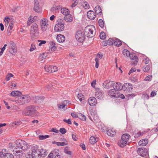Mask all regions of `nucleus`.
<instances>
[{
    "label": "nucleus",
    "instance_id": "obj_28",
    "mask_svg": "<svg viewBox=\"0 0 158 158\" xmlns=\"http://www.w3.org/2000/svg\"><path fill=\"white\" fill-rule=\"evenodd\" d=\"M114 44L117 47H119L122 44V42L120 40L117 38L114 40Z\"/></svg>",
    "mask_w": 158,
    "mask_h": 158
},
{
    "label": "nucleus",
    "instance_id": "obj_42",
    "mask_svg": "<svg viewBox=\"0 0 158 158\" xmlns=\"http://www.w3.org/2000/svg\"><path fill=\"white\" fill-rule=\"evenodd\" d=\"M150 69V66L149 65L144 66L143 67V71L144 72H147L149 71Z\"/></svg>",
    "mask_w": 158,
    "mask_h": 158
},
{
    "label": "nucleus",
    "instance_id": "obj_7",
    "mask_svg": "<svg viewBox=\"0 0 158 158\" xmlns=\"http://www.w3.org/2000/svg\"><path fill=\"white\" fill-rule=\"evenodd\" d=\"M31 100L30 97L28 95H23L20 97L18 100V102L23 104L25 103H27Z\"/></svg>",
    "mask_w": 158,
    "mask_h": 158
},
{
    "label": "nucleus",
    "instance_id": "obj_43",
    "mask_svg": "<svg viewBox=\"0 0 158 158\" xmlns=\"http://www.w3.org/2000/svg\"><path fill=\"white\" fill-rule=\"evenodd\" d=\"M78 117L81 119L83 121H85L86 120V117L83 114L81 113H80L79 114V116Z\"/></svg>",
    "mask_w": 158,
    "mask_h": 158
},
{
    "label": "nucleus",
    "instance_id": "obj_13",
    "mask_svg": "<svg viewBox=\"0 0 158 158\" xmlns=\"http://www.w3.org/2000/svg\"><path fill=\"white\" fill-rule=\"evenodd\" d=\"M44 98V97L43 96H37L33 97L32 100L35 102L41 103L43 102Z\"/></svg>",
    "mask_w": 158,
    "mask_h": 158
},
{
    "label": "nucleus",
    "instance_id": "obj_44",
    "mask_svg": "<svg viewBox=\"0 0 158 158\" xmlns=\"http://www.w3.org/2000/svg\"><path fill=\"white\" fill-rule=\"evenodd\" d=\"M98 23L99 26L103 28L104 26V23L102 19H100L98 21Z\"/></svg>",
    "mask_w": 158,
    "mask_h": 158
},
{
    "label": "nucleus",
    "instance_id": "obj_18",
    "mask_svg": "<svg viewBox=\"0 0 158 158\" xmlns=\"http://www.w3.org/2000/svg\"><path fill=\"white\" fill-rule=\"evenodd\" d=\"M148 139H144L140 140L138 144L140 146H144L148 144Z\"/></svg>",
    "mask_w": 158,
    "mask_h": 158
},
{
    "label": "nucleus",
    "instance_id": "obj_63",
    "mask_svg": "<svg viewBox=\"0 0 158 158\" xmlns=\"http://www.w3.org/2000/svg\"><path fill=\"white\" fill-rule=\"evenodd\" d=\"M36 48L35 45H33V44L31 45V47L30 49V51L31 52L32 51Z\"/></svg>",
    "mask_w": 158,
    "mask_h": 158
},
{
    "label": "nucleus",
    "instance_id": "obj_53",
    "mask_svg": "<svg viewBox=\"0 0 158 158\" xmlns=\"http://www.w3.org/2000/svg\"><path fill=\"white\" fill-rule=\"evenodd\" d=\"M64 152L68 155H72V152L71 151H68L67 148H65L64 149Z\"/></svg>",
    "mask_w": 158,
    "mask_h": 158
},
{
    "label": "nucleus",
    "instance_id": "obj_12",
    "mask_svg": "<svg viewBox=\"0 0 158 158\" xmlns=\"http://www.w3.org/2000/svg\"><path fill=\"white\" fill-rule=\"evenodd\" d=\"M9 46L11 48L10 51V52L13 55H14L17 52V49L15 44L13 42H11L9 44Z\"/></svg>",
    "mask_w": 158,
    "mask_h": 158
},
{
    "label": "nucleus",
    "instance_id": "obj_48",
    "mask_svg": "<svg viewBox=\"0 0 158 158\" xmlns=\"http://www.w3.org/2000/svg\"><path fill=\"white\" fill-rule=\"evenodd\" d=\"M51 72L52 73L57 71L58 70L57 67L55 66L52 65Z\"/></svg>",
    "mask_w": 158,
    "mask_h": 158
},
{
    "label": "nucleus",
    "instance_id": "obj_39",
    "mask_svg": "<svg viewBox=\"0 0 158 158\" xmlns=\"http://www.w3.org/2000/svg\"><path fill=\"white\" fill-rule=\"evenodd\" d=\"M52 65H47L44 68L45 70L48 72H51Z\"/></svg>",
    "mask_w": 158,
    "mask_h": 158
},
{
    "label": "nucleus",
    "instance_id": "obj_4",
    "mask_svg": "<svg viewBox=\"0 0 158 158\" xmlns=\"http://www.w3.org/2000/svg\"><path fill=\"white\" fill-rule=\"evenodd\" d=\"M94 27L93 26H89L86 27L84 30V34L89 37H92L94 35L93 34V29Z\"/></svg>",
    "mask_w": 158,
    "mask_h": 158
},
{
    "label": "nucleus",
    "instance_id": "obj_56",
    "mask_svg": "<svg viewBox=\"0 0 158 158\" xmlns=\"http://www.w3.org/2000/svg\"><path fill=\"white\" fill-rule=\"evenodd\" d=\"M38 41L40 42V43L39 44V46H41L42 44H44L46 43V41L45 40H38Z\"/></svg>",
    "mask_w": 158,
    "mask_h": 158
},
{
    "label": "nucleus",
    "instance_id": "obj_32",
    "mask_svg": "<svg viewBox=\"0 0 158 158\" xmlns=\"http://www.w3.org/2000/svg\"><path fill=\"white\" fill-rule=\"evenodd\" d=\"M52 143L53 144H55L57 146H63L64 145H66L67 144V143H66L65 142H56V141H52Z\"/></svg>",
    "mask_w": 158,
    "mask_h": 158
},
{
    "label": "nucleus",
    "instance_id": "obj_40",
    "mask_svg": "<svg viewBox=\"0 0 158 158\" xmlns=\"http://www.w3.org/2000/svg\"><path fill=\"white\" fill-rule=\"evenodd\" d=\"M99 36L100 38L102 40H104L105 39L106 37V33L103 31H102L100 33Z\"/></svg>",
    "mask_w": 158,
    "mask_h": 158
},
{
    "label": "nucleus",
    "instance_id": "obj_62",
    "mask_svg": "<svg viewBox=\"0 0 158 158\" xmlns=\"http://www.w3.org/2000/svg\"><path fill=\"white\" fill-rule=\"evenodd\" d=\"M136 70V69L135 68H131V69L130 70L129 72L128 73V74L130 75L131 73L135 71Z\"/></svg>",
    "mask_w": 158,
    "mask_h": 158
},
{
    "label": "nucleus",
    "instance_id": "obj_3",
    "mask_svg": "<svg viewBox=\"0 0 158 158\" xmlns=\"http://www.w3.org/2000/svg\"><path fill=\"white\" fill-rule=\"evenodd\" d=\"M57 23L55 26L54 30L56 31H63L64 29V21L62 19H60L57 20Z\"/></svg>",
    "mask_w": 158,
    "mask_h": 158
},
{
    "label": "nucleus",
    "instance_id": "obj_35",
    "mask_svg": "<svg viewBox=\"0 0 158 158\" xmlns=\"http://www.w3.org/2000/svg\"><path fill=\"white\" fill-rule=\"evenodd\" d=\"M96 139L94 136L91 137L89 139V142L92 144H94L97 142Z\"/></svg>",
    "mask_w": 158,
    "mask_h": 158
},
{
    "label": "nucleus",
    "instance_id": "obj_16",
    "mask_svg": "<svg viewBox=\"0 0 158 158\" xmlns=\"http://www.w3.org/2000/svg\"><path fill=\"white\" fill-rule=\"evenodd\" d=\"M122 85L120 82L114 83L113 84V87L115 91L121 90Z\"/></svg>",
    "mask_w": 158,
    "mask_h": 158
},
{
    "label": "nucleus",
    "instance_id": "obj_61",
    "mask_svg": "<svg viewBox=\"0 0 158 158\" xmlns=\"http://www.w3.org/2000/svg\"><path fill=\"white\" fill-rule=\"evenodd\" d=\"M66 106V105L64 103V102H63L62 103V104H61V105H59V106H58V107L59 108H60V109H63V108H64L65 106Z\"/></svg>",
    "mask_w": 158,
    "mask_h": 158
},
{
    "label": "nucleus",
    "instance_id": "obj_30",
    "mask_svg": "<svg viewBox=\"0 0 158 158\" xmlns=\"http://www.w3.org/2000/svg\"><path fill=\"white\" fill-rule=\"evenodd\" d=\"M116 91L115 89H112L110 90L108 92V94L112 98H114L113 96H114Z\"/></svg>",
    "mask_w": 158,
    "mask_h": 158
},
{
    "label": "nucleus",
    "instance_id": "obj_27",
    "mask_svg": "<svg viewBox=\"0 0 158 158\" xmlns=\"http://www.w3.org/2000/svg\"><path fill=\"white\" fill-rule=\"evenodd\" d=\"M22 94V93L19 91H14L10 93V95L13 96H16L21 95Z\"/></svg>",
    "mask_w": 158,
    "mask_h": 158
},
{
    "label": "nucleus",
    "instance_id": "obj_5",
    "mask_svg": "<svg viewBox=\"0 0 158 158\" xmlns=\"http://www.w3.org/2000/svg\"><path fill=\"white\" fill-rule=\"evenodd\" d=\"M84 32H83L81 30H78L77 31L75 35V37L78 41L82 42L85 39Z\"/></svg>",
    "mask_w": 158,
    "mask_h": 158
},
{
    "label": "nucleus",
    "instance_id": "obj_60",
    "mask_svg": "<svg viewBox=\"0 0 158 158\" xmlns=\"http://www.w3.org/2000/svg\"><path fill=\"white\" fill-rule=\"evenodd\" d=\"M59 151V150L58 149H55L53 151V155H54L55 156L59 155V154L58 152Z\"/></svg>",
    "mask_w": 158,
    "mask_h": 158
},
{
    "label": "nucleus",
    "instance_id": "obj_1",
    "mask_svg": "<svg viewBox=\"0 0 158 158\" xmlns=\"http://www.w3.org/2000/svg\"><path fill=\"white\" fill-rule=\"evenodd\" d=\"M36 111L35 106L32 105L27 107L26 109L23 111L22 114L23 115L31 116L35 113Z\"/></svg>",
    "mask_w": 158,
    "mask_h": 158
},
{
    "label": "nucleus",
    "instance_id": "obj_34",
    "mask_svg": "<svg viewBox=\"0 0 158 158\" xmlns=\"http://www.w3.org/2000/svg\"><path fill=\"white\" fill-rule=\"evenodd\" d=\"M40 24H43L47 26L48 25L47 19H43L40 22Z\"/></svg>",
    "mask_w": 158,
    "mask_h": 158
},
{
    "label": "nucleus",
    "instance_id": "obj_57",
    "mask_svg": "<svg viewBox=\"0 0 158 158\" xmlns=\"http://www.w3.org/2000/svg\"><path fill=\"white\" fill-rule=\"evenodd\" d=\"M95 61L96 62L95 67L96 68H98L99 66L98 59V58H96L95 59Z\"/></svg>",
    "mask_w": 158,
    "mask_h": 158
},
{
    "label": "nucleus",
    "instance_id": "obj_24",
    "mask_svg": "<svg viewBox=\"0 0 158 158\" xmlns=\"http://www.w3.org/2000/svg\"><path fill=\"white\" fill-rule=\"evenodd\" d=\"M130 137V136L128 134H124L122 135L121 138L125 141L127 142Z\"/></svg>",
    "mask_w": 158,
    "mask_h": 158
},
{
    "label": "nucleus",
    "instance_id": "obj_54",
    "mask_svg": "<svg viewBox=\"0 0 158 158\" xmlns=\"http://www.w3.org/2000/svg\"><path fill=\"white\" fill-rule=\"evenodd\" d=\"M78 4V2H77V0H74V2H73L72 4V5L71 6V7L73 8L75 7L76 6H77Z\"/></svg>",
    "mask_w": 158,
    "mask_h": 158
},
{
    "label": "nucleus",
    "instance_id": "obj_11",
    "mask_svg": "<svg viewBox=\"0 0 158 158\" xmlns=\"http://www.w3.org/2000/svg\"><path fill=\"white\" fill-rule=\"evenodd\" d=\"M40 153V151L34 148L33 149L31 155L32 158H40L41 155Z\"/></svg>",
    "mask_w": 158,
    "mask_h": 158
},
{
    "label": "nucleus",
    "instance_id": "obj_45",
    "mask_svg": "<svg viewBox=\"0 0 158 158\" xmlns=\"http://www.w3.org/2000/svg\"><path fill=\"white\" fill-rule=\"evenodd\" d=\"M82 5L86 9H88L89 7V5L86 2H83Z\"/></svg>",
    "mask_w": 158,
    "mask_h": 158
},
{
    "label": "nucleus",
    "instance_id": "obj_15",
    "mask_svg": "<svg viewBox=\"0 0 158 158\" xmlns=\"http://www.w3.org/2000/svg\"><path fill=\"white\" fill-rule=\"evenodd\" d=\"M96 92H95V96L96 97L99 99H102L103 98V94L102 92L100 90L99 88L97 89Z\"/></svg>",
    "mask_w": 158,
    "mask_h": 158
},
{
    "label": "nucleus",
    "instance_id": "obj_55",
    "mask_svg": "<svg viewBox=\"0 0 158 158\" xmlns=\"http://www.w3.org/2000/svg\"><path fill=\"white\" fill-rule=\"evenodd\" d=\"M152 78V76L148 75L145 78L144 80L146 81H150L151 80Z\"/></svg>",
    "mask_w": 158,
    "mask_h": 158
},
{
    "label": "nucleus",
    "instance_id": "obj_47",
    "mask_svg": "<svg viewBox=\"0 0 158 158\" xmlns=\"http://www.w3.org/2000/svg\"><path fill=\"white\" fill-rule=\"evenodd\" d=\"M40 155H41V156H44L47 155V152L45 150L41 149L40 151Z\"/></svg>",
    "mask_w": 158,
    "mask_h": 158
},
{
    "label": "nucleus",
    "instance_id": "obj_22",
    "mask_svg": "<svg viewBox=\"0 0 158 158\" xmlns=\"http://www.w3.org/2000/svg\"><path fill=\"white\" fill-rule=\"evenodd\" d=\"M127 142L125 141L122 138L121 140H119L118 144V145L121 148H123L127 144Z\"/></svg>",
    "mask_w": 158,
    "mask_h": 158
},
{
    "label": "nucleus",
    "instance_id": "obj_25",
    "mask_svg": "<svg viewBox=\"0 0 158 158\" xmlns=\"http://www.w3.org/2000/svg\"><path fill=\"white\" fill-rule=\"evenodd\" d=\"M106 131L107 134L110 136H114L116 134V131L114 130H113L112 129H109Z\"/></svg>",
    "mask_w": 158,
    "mask_h": 158
},
{
    "label": "nucleus",
    "instance_id": "obj_10",
    "mask_svg": "<svg viewBox=\"0 0 158 158\" xmlns=\"http://www.w3.org/2000/svg\"><path fill=\"white\" fill-rule=\"evenodd\" d=\"M129 56L130 59L131 60V64L135 66L137 64L139 59L136 54L135 53H130Z\"/></svg>",
    "mask_w": 158,
    "mask_h": 158
},
{
    "label": "nucleus",
    "instance_id": "obj_36",
    "mask_svg": "<svg viewBox=\"0 0 158 158\" xmlns=\"http://www.w3.org/2000/svg\"><path fill=\"white\" fill-rule=\"evenodd\" d=\"M4 158H14V156L11 153H7L5 154Z\"/></svg>",
    "mask_w": 158,
    "mask_h": 158
},
{
    "label": "nucleus",
    "instance_id": "obj_23",
    "mask_svg": "<svg viewBox=\"0 0 158 158\" xmlns=\"http://www.w3.org/2000/svg\"><path fill=\"white\" fill-rule=\"evenodd\" d=\"M65 21L67 22H71L73 21V17L72 16L69 14L64 17Z\"/></svg>",
    "mask_w": 158,
    "mask_h": 158
},
{
    "label": "nucleus",
    "instance_id": "obj_14",
    "mask_svg": "<svg viewBox=\"0 0 158 158\" xmlns=\"http://www.w3.org/2000/svg\"><path fill=\"white\" fill-rule=\"evenodd\" d=\"M88 103L91 106H95L97 103V101L94 97H90L88 99Z\"/></svg>",
    "mask_w": 158,
    "mask_h": 158
},
{
    "label": "nucleus",
    "instance_id": "obj_19",
    "mask_svg": "<svg viewBox=\"0 0 158 158\" xmlns=\"http://www.w3.org/2000/svg\"><path fill=\"white\" fill-rule=\"evenodd\" d=\"M34 10L37 12H39L40 10L39 8V2L37 0H35L34 1Z\"/></svg>",
    "mask_w": 158,
    "mask_h": 158
},
{
    "label": "nucleus",
    "instance_id": "obj_9",
    "mask_svg": "<svg viewBox=\"0 0 158 158\" xmlns=\"http://www.w3.org/2000/svg\"><path fill=\"white\" fill-rule=\"evenodd\" d=\"M31 34L33 36H35L39 34L38 25L35 23H33L31 26Z\"/></svg>",
    "mask_w": 158,
    "mask_h": 158
},
{
    "label": "nucleus",
    "instance_id": "obj_50",
    "mask_svg": "<svg viewBox=\"0 0 158 158\" xmlns=\"http://www.w3.org/2000/svg\"><path fill=\"white\" fill-rule=\"evenodd\" d=\"M13 76V75L11 73H9L6 76V79L7 81H9L11 77H12Z\"/></svg>",
    "mask_w": 158,
    "mask_h": 158
},
{
    "label": "nucleus",
    "instance_id": "obj_37",
    "mask_svg": "<svg viewBox=\"0 0 158 158\" xmlns=\"http://www.w3.org/2000/svg\"><path fill=\"white\" fill-rule=\"evenodd\" d=\"M123 54L125 56H128L130 54V52L127 50L124 49L123 51Z\"/></svg>",
    "mask_w": 158,
    "mask_h": 158
},
{
    "label": "nucleus",
    "instance_id": "obj_31",
    "mask_svg": "<svg viewBox=\"0 0 158 158\" xmlns=\"http://www.w3.org/2000/svg\"><path fill=\"white\" fill-rule=\"evenodd\" d=\"M125 86L127 88V91H130L132 89V86L129 83H126L125 84Z\"/></svg>",
    "mask_w": 158,
    "mask_h": 158
},
{
    "label": "nucleus",
    "instance_id": "obj_52",
    "mask_svg": "<svg viewBox=\"0 0 158 158\" xmlns=\"http://www.w3.org/2000/svg\"><path fill=\"white\" fill-rule=\"evenodd\" d=\"M144 132H139L137 133L136 134H135V137H138L140 135H143V134H144Z\"/></svg>",
    "mask_w": 158,
    "mask_h": 158
},
{
    "label": "nucleus",
    "instance_id": "obj_51",
    "mask_svg": "<svg viewBox=\"0 0 158 158\" xmlns=\"http://www.w3.org/2000/svg\"><path fill=\"white\" fill-rule=\"evenodd\" d=\"M41 26L42 30L43 31H45L48 28V26L43 24L41 25Z\"/></svg>",
    "mask_w": 158,
    "mask_h": 158
},
{
    "label": "nucleus",
    "instance_id": "obj_58",
    "mask_svg": "<svg viewBox=\"0 0 158 158\" xmlns=\"http://www.w3.org/2000/svg\"><path fill=\"white\" fill-rule=\"evenodd\" d=\"M63 121L69 124H72V122L70 119H69L68 120L64 119H63Z\"/></svg>",
    "mask_w": 158,
    "mask_h": 158
},
{
    "label": "nucleus",
    "instance_id": "obj_21",
    "mask_svg": "<svg viewBox=\"0 0 158 158\" xmlns=\"http://www.w3.org/2000/svg\"><path fill=\"white\" fill-rule=\"evenodd\" d=\"M113 84L112 81H109L108 82L105 81L103 83V86L105 88L109 89L110 88L112 85L113 86Z\"/></svg>",
    "mask_w": 158,
    "mask_h": 158
},
{
    "label": "nucleus",
    "instance_id": "obj_8",
    "mask_svg": "<svg viewBox=\"0 0 158 158\" xmlns=\"http://www.w3.org/2000/svg\"><path fill=\"white\" fill-rule=\"evenodd\" d=\"M137 152L138 155L144 157L147 156H148V151L145 148H138Z\"/></svg>",
    "mask_w": 158,
    "mask_h": 158
},
{
    "label": "nucleus",
    "instance_id": "obj_46",
    "mask_svg": "<svg viewBox=\"0 0 158 158\" xmlns=\"http://www.w3.org/2000/svg\"><path fill=\"white\" fill-rule=\"evenodd\" d=\"M108 44L109 45H110L114 44V40L113 39L110 38L109 39L107 40Z\"/></svg>",
    "mask_w": 158,
    "mask_h": 158
},
{
    "label": "nucleus",
    "instance_id": "obj_64",
    "mask_svg": "<svg viewBox=\"0 0 158 158\" xmlns=\"http://www.w3.org/2000/svg\"><path fill=\"white\" fill-rule=\"evenodd\" d=\"M13 27V24H12L11 25H10V24H9L7 29V31H8L9 32L12 30V28Z\"/></svg>",
    "mask_w": 158,
    "mask_h": 158
},
{
    "label": "nucleus",
    "instance_id": "obj_38",
    "mask_svg": "<svg viewBox=\"0 0 158 158\" xmlns=\"http://www.w3.org/2000/svg\"><path fill=\"white\" fill-rule=\"evenodd\" d=\"M49 137V135H40L39 136V139L40 140L44 139L47 138H48Z\"/></svg>",
    "mask_w": 158,
    "mask_h": 158
},
{
    "label": "nucleus",
    "instance_id": "obj_6",
    "mask_svg": "<svg viewBox=\"0 0 158 158\" xmlns=\"http://www.w3.org/2000/svg\"><path fill=\"white\" fill-rule=\"evenodd\" d=\"M23 151V150L19 149V148L16 147L13 150V153L16 157L22 158L24 156V154Z\"/></svg>",
    "mask_w": 158,
    "mask_h": 158
},
{
    "label": "nucleus",
    "instance_id": "obj_2",
    "mask_svg": "<svg viewBox=\"0 0 158 158\" xmlns=\"http://www.w3.org/2000/svg\"><path fill=\"white\" fill-rule=\"evenodd\" d=\"M15 143L16 147L23 151L25 150L28 148V144L24 140L18 139L16 141Z\"/></svg>",
    "mask_w": 158,
    "mask_h": 158
},
{
    "label": "nucleus",
    "instance_id": "obj_49",
    "mask_svg": "<svg viewBox=\"0 0 158 158\" xmlns=\"http://www.w3.org/2000/svg\"><path fill=\"white\" fill-rule=\"evenodd\" d=\"M59 131L62 134H65L67 132L66 129L64 128H60Z\"/></svg>",
    "mask_w": 158,
    "mask_h": 158
},
{
    "label": "nucleus",
    "instance_id": "obj_20",
    "mask_svg": "<svg viewBox=\"0 0 158 158\" xmlns=\"http://www.w3.org/2000/svg\"><path fill=\"white\" fill-rule=\"evenodd\" d=\"M56 39L59 42L63 43L65 41V38L64 35L59 34L57 35Z\"/></svg>",
    "mask_w": 158,
    "mask_h": 158
},
{
    "label": "nucleus",
    "instance_id": "obj_26",
    "mask_svg": "<svg viewBox=\"0 0 158 158\" xmlns=\"http://www.w3.org/2000/svg\"><path fill=\"white\" fill-rule=\"evenodd\" d=\"M61 12L65 16L68 15L69 13V10L66 8H63L61 9Z\"/></svg>",
    "mask_w": 158,
    "mask_h": 158
},
{
    "label": "nucleus",
    "instance_id": "obj_41",
    "mask_svg": "<svg viewBox=\"0 0 158 158\" xmlns=\"http://www.w3.org/2000/svg\"><path fill=\"white\" fill-rule=\"evenodd\" d=\"M50 44L51 45L50 48L53 51H55L56 49V44L55 43L53 42H51Z\"/></svg>",
    "mask_w": 158,
    "mask_h": 158
},
{
    "label": "nucleus",
    "instance_id": "obj_17",
    "mask_svg": "<svg viewBox=\"0 0 158 158\" xmlns=\"http://www.w3.org/2000/svg\"><path fill=\"white\" fill-rule=\"evenodd\" d=\"M87 16L89 19L93 20L95 18L96 15L94 11L90 10L87 12Z\"/></svg>",
    "mask_w": 158,
    "mask_h": 158
},
{
    "label": "nucleus",
    "instance_id": "obj_29",
    "mask_svg": "<svg viewBox=\"0 0 158 158\" xmlns=\"http://www.w3.org/2000/svg\"><path fill=\"white\" fill-rule=\"evenodd\" d=\"M95 11L97 15H101L102 13V9L100 6H98L95 7Z\"/></svg>",
    "mask_w": 158,
    "mask_h": 158
},
{
    "label": "nucleus",
    "instance_id": "obj_59",
    "mask_svg": "<svg viewBox=\"0 0 158 158\" xmlns=\"http://www.w3.org/2000/svg\"><path fill=\"white\" fill-rule=\"evenodd\" d=\"M120 93L118 92H117L116 93H115V94L114 96H113L114 98H118L119 97Z\"/></svg>",
    "mask_w": 158,
    "mask_h": 158
},
{
    "label": "nucleus",
    "instance_id": "obj_33",
    "mask_svg": "<svg viewBox=\"0 0 158 158\" xmlns=\"http://www.w3.org/2000/svg\"><path fill=\"white\" fill-rule=\"evenodd\" d=\"M77 98L81 102H84V96L81 94H79L77 95Z\"/></svg>",
    "mask_w": 158,
    "mask_h": 158
}]
</instances>
